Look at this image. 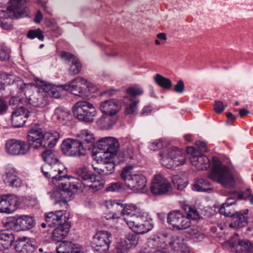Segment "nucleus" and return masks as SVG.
Returning a JSON list of instances; mask_svg holds the SVG:
<instances>
[{
    "label": "nucleus",
    "instance_id": "7ed1b4c3",
    "mask_svg": "<svg viewBox=\"0 0 253 253\" xmlns=\"http://www.w3.org/2000/svg\"><path fill=\"white\" fill-rule=\"evenodd\" d=\"M45 125L38 123L33 125L28 131L27 136V142L29 146L34 148L43 149L42 157L44 161H46L47 157V150L46 147V139Z\"/></svg>",
    "mask_w": 253,
    "mask_h": 253
},
{
    "label": "nucleus",
    "instance_id": "a878e982",
    "mask_svg": "<svg viewBox=\"0 0 253 253\" xmlns=\"http://www.w3.org/2000/svg\"><path fill=\"white\" fill-rule=\"evenodd\" d=\"M97 148L118 152L119 143L117 140L113 137H105L98 140Z\"/></svg>",
    "mask_w": 253,
    "mask_h": 253
},
{
    "label": "nucleus",
    "instance_id": "72a5a7b5",
    "mask_svg": "<svg viewBox=\"0 0 253 253\" xmlns=\"http://www.w3.org/2000/svg\"><path fill=\"white\" fill-rule=\"evenodd\" d=\"M70 228V224H65L64 225L58 226L53 230L52 233V240L58 242L62 241L67 235Z\"/></svg>",
    "mask_w": 253,
    "mask_h": 253
},
{
    "label": "nucleus",
    "instance_id": "f257e3e1",
    "mask_svg": "<svg viewBox=\"0 0 253 253\" xmlns=\"http://www.w3.org/2000/svg\"><path fill=\"white\" fill-rule=\"evenodd\" d=\"M81 176L84 183L77 178L71 177L64 182L59 183L56 186V188L51 193V198L54 200L55 204L61 202L66 203L67 200L64 196L65 193H74L78 191H83L86 185L95 191L100 190L104 186L103 180L91 171H84Z\"/></svg>",
    "mask_w": 253,
    "mask_h": 253
},
{
    "label": "nucleus",
    "instance_id": "c756f323",
    "mask_svg": "<svg viewBox=\"0 0 253 253\" xmlns=\"http://www.w3.org/2000/svg\"><path fill=\"white\" fill-rule=\"evenodd\" d=\"M15 241L13 234L8 231L0 233V252L10 248Z\"/></svg>",
    "mask_w": 253,
    "mask_h": 253
},
{
    "label": "nucleus",
    "instance_id": "09e8293b",
    "mask_svg": "<svg viewBox=\"0 0 253 253\" xmlns=\"http://www.w3.org/2000/svg\"><path fill=\"white\" fill-rule=\"evenodd\" d=\"M30 245L23 241H17L15 250L18 253H28Z\"/></svg>",
    "mask_w": 253,
    "mask_h": 253
},
{
    "label": "nucleus",
    "instance_id": "c85d7f7f",
    "mask_svg": "<svg viewBox=\"0 0 253 253\" xmlns=\"http://www.w3.org/2000/svg\"><path fill=\"white\" fill-rule=\"evenodd\" d=\"M146 212L140 208L133 204L123 205V210L121 211V216L123 215L129 216L128 217L133 218L139 216Z\"/></svg>",
    "mask_w": 253,
    "mask_h": 253
},
{
    "label": "nucleus",
    "instance_id": "5fc2aeb1",
    "mask_svg": "<svg viewBox=\"0 0 253 253\" xmlns=\"http://www.w3.org/2000/svg\"><path fill=\"white\" fill-rule=\"evenodd\" d=\"M123 184L120 182L111 183L106 188V190L109 192H116L123 188Z\"/></svg>",
    "mask_w": 253,
    "mask_h": 253
},
{
    "label": "nucleus",
    "instance_id": "c03bdc74",
    "mask_svg": "<svg viewBox=\"0 0 253 253\" xmlns=\"http://www.w3.org/2000/svg\"><path fill=\"white\" fill-rule=\"evenodd\" d=\"M133 167L130 165L124 167L121 171L120 177L125 182L126 184H127L128 180L133 175L132 170Z\"/></svg>",
    "mask_w": 253,
    "mask_h": 253
},
{
    "label": "nucleus",
    "instance_id": "338daca9",
    "mask_svg": "<svg viewBox=\"0 0 253 253\" xmlns=\"http://www.w3.org/2000/svg\"><path fill=\"white\" fill-rule=\"evenodd\" d=\"M9 58V52L4 49H0V59L1 60H8Z\"/></svg>",
    "mask_w": 253,
    "mask_h": 253
},
{
    "label": "nucleus",
    "instance_id": "423d86ee",
    "mask_svg": "<svg viewBox=\"0 0 253 253\" xmlns=\"http://www.w3.org/2000/svg\"><path fill=\"white\" fill-rule=\"evenodd\" d=\"M155 244L158 248V250H163L167 249L169 245L172 250L179 253H188L187 247L183 243L182 239L177 237H169L166 234H160L157 237L153 239Z\"/></svg>",
    "mask_w": 253,
    "mask_h": 253
},
{
    "label": "nucleus",
    "instance_id": "de8ad7c7",
    "mask_svg": "<svg viewBox=\"0 0 253 253\" xmlns=\"http://www.w3.org/2000/svg\"><path fill=\"white\" fill-rule=\"evenodd\" d=\"M59 243L56 247L57 253H70L72 249V243L65 241Z\"/></svg>",
    "mask_w": 253,
    "mask_h": 253
},
{
    "label": "nucleus",
    "instance_id": "4468645a",
    "mask_svg": "<svg viewBox=\"0 0 253 253\" xmlns=\"http://www.w3.org/2000/svg\"><path fill=\"white\" fill-rule=\"evenodd\" d=\"M35 85L39 89L37 97L33 96L29 99V102L36 107H43L47 104V85L42 81L37 79L35 80Z\"/></svg>",
    "mask_w": 253,
    "mask_h": 253
},
{
    "label": "nucleus",
    "instance_id": "3c124183",
    "mask_svg": "<svg viewBox=\"0 0 253 253\" xmlns=\"http://www.w3.org/2000/svg\"><path fill=\"white\" fill-rule=\"evenodd\" d=\"M27 37L30 39H33L35 38H37L40 41H43L44 39L42 32L40 29L29 31L27 34Z\"/></svg>",
    "mask_w": 253,
    "mask_h": 253
},
{
    "label": "nucleus",
    "instance_id": "ddd939ff",
    "mask_svg": "<svg viewBox=\"0 0 253 253\" xmlns=\"http://www.w3.org/2000/svg\"><path fill=\"white\" fill-rule=\"evenodd\" d=\"M172 191V186L169 180L161 175H156L154 176L150 187V191L153 194L169 195Z\"/></svg>",
    "mask_w": 253,
    "mask_h": 253
},
{
    "label": "nucleus",
    "instance_id": "864d4df0",
    "mask_svg": "<svg viewBox=\"0 0 253 253\" xmlns=\"http://www.w3.org/2000/svg\"><path fill=\"white\" fill-rule=\"evenodd\" d=\"M238 197L239 199H248L250 201L251 204H253V196L252 195L251 191L250 189H247L242 193L239 194Z\"/></svg>",
    "mask_w": 253,
    "mask_h": 253
},
{
    "label": "nucleus",
    "instance_id": "0eeeda50",
    "mask_svg": "<svg viewBox=\"0 0 253 253\" xmlns=\"http://www.w3.org/2000/svg\"><path fill=\"white\" fill-rule=\"evenodd\" d=\"M160 156L162 165L168 169L183 165L186 159L184 152L177 148L165 150L160 154Z\"/></svg>",
    "mask_w": 253,
    "mask_h": 253
},
{
    "label": "nucleus",
    "instance_id": "aec40b11",
    "mask_svg": "<svg viewBox=\"0 0 253 253\" xmlns=\"http://www.w3.org/2000/svg\"><path fill=\"white\" fill-rule=\"evenodd\" d=\"M100 109L104 115L114 117L120 111L121 107L117 100L110 99L100 103Z\"/></svg>",
    "mask_w": 253,
    "mask_h": 253
},
{
    "label": "nucleus",
    "instance_id": "49530a36",
    "mask_svg": "<svg viewBox=\"0 0 253 253\" xmlns=\"http://www.w3.org/2000/svg\"><path fill=\"white\" fill-rule=\"evenodd\" d=\"M16 113L18 112H13L11 116V123L13 126L15 127H19L22 126L26 122L25 119L17 115Z\"/></svg>",
    "mask_w": 253,
    "mask_h": 253
},
{
    "label": "nucleus",
    "instance_id": "e2e57ef3",
    "mask_svg": "<svg viewBox=\"0 0 253 253\" xmlns=\"http://www.w3.org/2000/svg\"><path fill=\"white\" fill-rule=\"evenodd\" d=\"M48 28H50L51 30L52 31L53 33L52 34L54 37H58L61 34L60 30L55 23H52V25H50L48 22Z\"/></svg>",
    "mask_w": 253,
    "mask_h": 253
},
{
    "label": "nucleus",
    "instance_id": "2f4dec72",
    "mask_svg": "<svg viewBox=\"0 0 253 253\" xmlns=\"http://www.w3.org/2000/svg\"><path fill=\"white\" fill-rule=\"evenodd\" d=\"M27 0H10V5L7 10L10 13L12 12L16 17H23L26 14L23 11L22 6Z\"/></svg>",
    "mask_w": 253,
    "mask_h": 253
},
{
    "label": "nucleus",
    "instance_id": "37998d69",
    "mask_svg": "<svg viewBox=\"0 0 253 253\" xmlns=\"http://www.w3.org/2000/svg\"><path fill=\"white\" fill-rule=\"evenodd\" d=\"M172 182L178 190L184 189L187 185V181L181 175H175L172 177Z\"/></svg>",
    "mask_w": 253,
    "mask_h": 253
},
{
    "label": "nucleus",
    "instance_id": "9b49d317",
    "mask_svg": "<svg viewBox=\"0 0 253 253\" xmlns=\"http://www.w3.org/2000/svg\"><path fill=\"white\" fill-rule=\"evenodd\" d=\"M111 234L107 231H99L93 236L91 242L92 248L99 253H106L111 243Z\"/></svg>",
    "mask_w": 253,
    "mask_h": 253
},
{
    "label": "nucleus",
    "instance_id": "5701e85b",
    "mask_svg": "<svg viewBox=\"0 0 253 253\" xmlns=\"http://www.w3.org/2000/svg\"><path fill=\"white\" fill-rule=\"evenodd\" d=\"M118 152L109 150H103L99 148L93 151V157L97 163H106L114 161V158Z\"/></svg>",
    "mask_w": 253,
    "mask_h": 253
},
{
    "label": "nucleus",
    "instance_id": "4d7b16f0",
    "mask_svg": "<svg viewBox=\"0 0 253 253\" xmlns=\"http://www.w3.org/2000/svg\"><path fill=\"white\" fill-rule=\"evenodd\" d=\"M226 106L223 104L222 101H216L213 105V109L217 113H222L225 109Z\"/></svg>",
    "mask_w": 253,
    "mask_h": 253
},
{
    "label": "nucleus",
    "instance_id": "69168bd1",
    "mask_svg": "<svg viewBox=\"0 0 253 253\" xmlns=\"http://www.w3.org/2000/svg\"><path fill=\"white\" fill-rule=\"evenodd\" d=\"M184 89V84L182 81H179L175 85L174 89L177 93H182Z\"/></svg>",
    "mask_w": 253,
    "mask_h": 253
},
{
    "label": "nucleus",
    "instance_id": "4be33fe9",
    "mask_svg": "<svg viewBox=\"0 0 253 253\" xmlns=\"http://www.w3.org/2000/svg\"><path fill=\"white\" fill-rule=\"evenodd\" d=\"M105 207L110 211V213L105 217L107 219H118L121 217V211L123 210V205L116 201L106 200L104 202Z\"/></svg>",
    "mask_w": 253,
    "mask_h": 253
},
{
    "label": "nucleus",
    "instance_id": "052dcab7",
    "mask_svg": "<svg viewBox=\"0 0 253 253\" xmlns=\"http://www.w3.org/2000/svg\"><path fill=\"white\" fill-rule=\"evenodd\" d=\"M164 146V142L161 140H158L152 142L150 146V149L154 151L162 148Z\"/></svg>",
    "mask_w": 253,
    "mask_h": 253
},
{
    "label": "nucleus",
    "instance_id": "f3484780",
    "mask_svg": "<svg viewBox=\"0 0 253 253\" xmlns=\"http://www.w3.org/2000/svg\"><path fill=\"white\" fill-rule=\"evenodd\" d=\"M19 204L18 198L15 195L0 196V212L10 213L16 209Z\"/></svg>",
    "mask_w": 253,
    "mask_h": 253
},
{
    "label": "nucleus",
    "instance_id": "58836bf2",
    "mask_svg": "<svg viewBox=\"0 0 253 253\" xmlns=\"http://www.w3.org/2000/svg\"><path fill=\"white\" fill-rule=\"evenodd\" d=\"M65 88V84L56 86L48 83V95L55 98H58L62 95H63L65 91H67Z\"/></svg>",
    "mask_w": 253,
    "mask_h": 253
},
{
    "label": "nucleus",
    "instance_id": "680f3d73",
    "mask_svg": "<svg viewBox=\"0 0 253 253\" xmlns=\"http://www.w3.org/2000/svg\"><path fill=\"white\" fill-rule=\"evenodd\" d=\"M65 114V112L60 108H57L55 111V114L52 116L53 120H60L63 119V118Z\"/></svg>",
    "mask_w": 253,
    "mask_h": 253
},
{
    "label": "nucleus",
    "instance_id": "79ce46f5",
    "mask_svg": "<svg viewBox=\"0 0 253 253\" xmlns=\"http://www.w3.org/2000/svg\"><path fill=\"white\" fill-rule=\"evenodd\" d=\"M103 164L105 166L103 169L94 168V170H96L100 174L105 175L110 174L114 172L115 166L113 161Z\"/></svg>",
    "mask_w": 253,
    "mask_h": 253
},
{
    "label": "nucleus",
    "instance_id": "39448f33",
    "mask_svg": "<svg viewBox=\"0 0 253 253\" xmlns=\"http://www.w3.org/2000/svg\"><path fill=\"white\" fill-rule=\"evenodd\" d=\"M66 90L73 94L85 98L96 90V87L91 83L82 78H77L65 84Z\"/></svg>",
    "mask_w": 253,
    "mask_h": 253
},
{
    "label": "nucleus",
    "instance_id": "6e6d98bb",
    "mask_svg": "<svg viewBox=\"0 0 253 253\" xmlns=\"http://www.w3.org/2000/svg\"><path fill=\"white\" fill-rule=\"evenodd\" d=\"M19 113H17V115L22 117L23 119H25L27 121V119L29 117L30 112L25 108L23 107H20L16 109L14 112H18Z\"/></svg>",
    "mask_w": 253,
    "mask_h": 253
},
{
    "label": "nucleus",
    "instance_id": "a18cd8bd",
    "mask_svg": "<svg viewBox=\"0 0 253 253\" xmlns=\"http://www.w3.org/2000/svg\"><path fill=\"white\" fill-rule=\"evenodd\" d=\"M60 138L59 132L56 130H51L48 131V147H54Z\"/></svg>",
    "mask_w": 253,
    "mask_h": 253
},
{
    "label": "nucleus",
    "instance_id": "0e129e2a",
    "mask_svg": "<svg viewBox=\"0 0 253 253\" xmlns=\"http://www.w3.org/2000/svg\"><path fill=\"white\" fill-rule=\"evenodd\" d=\"M83 248L79 245L73 244L72 243V249L70 253H84Z\"/></svg>",
    "mask_w": 253,
    "mask_h": 253
},
{
    "label": "nucleus",
    "instance_id": "ea45409f",
    "mask_svg": "<svg viewBox=\"0 0 253 253\" xmlns=\"http://www.w3.org/2000/svg\"><path fill=\"white\" fill-rule=\"evenodd\" d=\"M15 16L13 13H10L7 10V11L0 9V25L4 29L8 30L11 29L12 25L8 21V17Z\"/></svg>",
    "mask_w": 253,
    "mask_h": 253
},
{
    "label": "nucleus",
    "instance_id": "dca6fc26",
    "mask_svg": "<svg viewBox=\"0 0 253 253\" xmlns=\"http://www.w3.org/2000/svg\"><path fill=\"white\" fill-rule=\"evenodd\" d=\"M5 149L6 152L10 155H23L28 151L29 146L25 141L11 139L6 141Z\"/></svg>",
    "mask_w": 253,
    "mask_h": 253
},
{
    "label": "nucleus",
    "instance_id": "e433bc0d",
    "mask_svg": "<svg viewBox=\"0 0 253 253\" xmlns=\"http://www.w3.org/2000/svg\"><path fill=\"white\" fill-rule=\"evenodd\" d=\"M124 103L125 104V113L126 114H132L135 111L138 102L135 98L125 97L124 99Z\"/></svg>",
    "mask_w": 253,
    "mask_h": 253
},
{
    "label": "nucleus",
    "instance_id": "7c9ffc66",
    "mask_svg": "<svg viewBox=\"0 0 253 253\" xmlns=\"http://www.w3.org/2000/svg\"><path fill=\"white\" fill-rule=\"evenodd\" d=\"M61 57L71 61V65L69 69V72L71 75H76L80 72L82 64L78 59L72 54L66 52H62L61 54Z\"/></svg>",
    "mask_w": 253,
    "mask_h": 253
},
{
    "label": "nucleus",
    "instance_id": "c9c22d12",
    "mask_svg": "<svg viewBox=\"0 0 253 253\" xmlns=\"http://www.w3.org/2000/svg\"><path fill=\"white\" fill-rule=\"evenodd\" d=\"M247 224V219L245 215L240 213L233 215L232 221L229 224L231 228L237 229L245 226Z\"/></svg>",
    "mask_w": 253,
    "mask_h": 253
},
{
    "label": "nucleus",
    "instance_id": "b1692460",
    "mask_svg": "<svg viewBox=\"0 0 253 253\" xmlns=\"http://www.w3.org/2000/svg\"><path fill=\"white\" fill-rule=\"evenodd\" d=\"M63 211H57L48 213V225L49 226L58 225L62 226L65 224H69L68 218L66 216Z\"/></svg>",
    "mask_w": 253,
    "mask_h": 253
},
{
    "label": "nucleus",
    "instance_id": "603ef678",
    "mask_svg": "<svg viewBox=\"0 0 253 253\" xmlns=\"http://www.w3.org/2000/svg\"><path fill=\"white\" fill-rule=\"evenodd\" d=\"M227 205L223 204L221 205L219 212L221 214L224 215L225 216H230L234 215V209L233 207L227 208Z\"/></svg>",
    "mask_w": 253,
    "mask_h": 253
},
{
    "label": "nucleus",
    "instance_id": "cd10ccee",
    "mask_svg": "<svg viewBox=\"0 0 253 253\" xmlns=\"http://www.w3.org/2000/svg\"><path fill=\"white\" fill-rule=\"evenodd\" d=\"M76 136L78 140L85 146V150L90 149L95 141L93 133L87 129L81 130Z\"/></svg>",
    "mask_w": 253,
    "mask_h": 253
},
{
    "label": "nucleus",
    "instance_id": "6e6552de",
    "mask_svg": "<svg viewBox=\"0 0 253 253\" xmlns=\"http://www.w3.org/2000/svg\"><path fill=\"white\" fill-rule=\"evenodd\" d=\"M124 221L129 229L135 234L146 233L153 227V224L149 219L147 212L133 218L125 217Z\"/></svg>",
    "mask_w": 253,
    "mask_h": 253
},
{
    "label": "nucleus",
    "instance_id": "a211bd4d",
    "mask_svg": "<svg viewBox=\"0 0 253 253\" xmlns=\"http://www.w3.org/2000/svg\"><path fill=\"white\" fill-rule=\"evenodd\" d=\"M139 238L134 233H128L125 238L119 242L117 246L118 253H125L137 245Z\"/></svg>",
    "mask_w": 253,
    "mask_h": 253
},
{
    "label": "nucleus",
    "instance_id": "393cba45",
    "mask_svg": "<svg viewBox=\"0 0 253 253\" xmlns=\"http://www.w3.org/2000/svg\"><path fill=\"white\" fill-rule=\"evenodd\" d=\"M147 179L142 174L135 173L128 180L126 186L130 189L139 191L142 190L146 185Z\"/></svg>",
    "mask_w": 253,
    "mask_h": 253
},
{
    "label": "nucleus",
    "instance_id": "13d9d810",
    "mask_svg": "<svg viewBox=\"0 0 253 253\" xmlns=\"http://www.w3.org/2000/svg\"><path fill=\"white\" fill-rule=\"evenodd\" d=\"M8 108L7 100L3 97H0V115L5 114Z\"/></svg>",
    "mask_w": 253,
    "mask_h": 253
},
{
    "label": "nucleus",
    "instance_id": "f8f14e48",
    "mask_svg": "<svg viewBox=\"0 0 253 253\" xmlns=\"http://www.w3.org/2000/svg\"><path fill=\"white\" fill-rule=\"evenodd\" d=\"M61 150L68 156H81L85 154V146L77 139L67 138L61 144Z\"/></svg>",
    "mask_w": 253,
    "mask_h": 253
},
{
    "label": "nucleus",
    "instance_id": "2eb2a0df",
    "mask_svg": "<svg viewBox=\"0 0 253 253\" xmlns=\"http://www.w3.org/2000/svg\"><path fill=\"white\" fill-rule=\"evenodd\" d=\"M230 251L234 253H241L246 250V253H253V244L248 240H240L238 236H235L226 243Z\"/></svg>",
    "mask_w": 253,
    "mask_h": 253
},
{
    "label": "nucleus",
    "instance_id": "bb28decb",
    "mask_svg": "<svg viewBox=\"0 0 253 253\" xmlns=\"http://www.w3.org/2000/svg\"><path fill=\"white\" fill-rule=\"evenodd\" d=\"M16 171L13 169H7L2 176L4 182L13 187H19L22 185L20 179L16 175Z\"/></svg>",
    "mask_w": 253,
    "mask_h": 253
},
{
    "label": "nucleus",
    "instance_id": "8fccbe9b",
    "mask_svg": "<svg viewBox=\"0 0 253 253\" xmlns=\"http://www.w3.org/2000/svg\"><path fill=\"white\" fill-rule=\"evenodd\" d=\"M126 92L127 94L131 96L130 97L134 98V97L136 95L142 94L143 93V90L140 86L138 85H133L131 86L128 87L126 90Z\"/></svg>",
    "mask_w": 253,
    "mask_h": 253
},
{
    "label": "nucleus",
    "instance_id": "1a4fd4ad",
    "mask_svg": "<svg viewBox=\"0 0 253 253\" xmlns=\"http://www.w3.org/2000/svg\"><path fill=\"white\" fill-rule=\"evenodd\" d=\"M59 152L54 150H48V166L50 167L48 176L52 178L53 182L62 180L67 174V169L58 160Z\"/></svg>",
    "mask_w": 253,
    "mask_h": 253
},
{
    "label": "nucleus",
    "instance_id": "bf43d9fd",
    "mask_svg": "<svg viewBox=\"0 0 253 253\" xmlns=\"http://www.w3.org/2000/svg\"><path fill=\"white\" fill-rule=\"evenodd\" d=\"M157 39L155 40V43L156 45H159L165 43L167 40V36L164 33H160L157 35Z\"/></svg>",
    "mask_w": 253,
    "mask_h": 253
},
{
    "label": "nucleus",
    "instance_id": "20e7f679",
    "mask_svg": "<svg viewBox=\"0 0 253 253\" xmlns=\"http://www.w3.org/2000/svg\"><path fill=\"white\" fill-rule=\"evenodd\" d=\"M209 176L210 179L224 186L233 179L229 169L226 166L223 165L216 157H212L211 171Z\"/></svg>",
    "mask_w": 253,
    "mask_h": 253
},
{
    "label": "nucleus",
    "instance_id": "f704fd0d",
    "mask_svg": "<svg viewBox=\"0 0 253 253\" xmlns=\"http://www.w3.org/2000/svg\"><path fill=\"white\" fill-rule=\"evenodd\" d=\"M117 119L111 116L103 115L97 121V125L102 129L110 128L116 122Z\"/></svg>",
    "mask_w": 253,
    "mask_h": 253
},
{
    "label": "nucleus",
    "instance_id": "412c9836",
    "mask_svg": "<svg viewBox=\"0 0 253 253\" xmlns=\"http://www.w3.org/2000/svg\"><path fill=\"white\" fill-rule=\"evenodd\" d=\"M14 83L20 91H22L29 85L24 83L20 78L13 75L7 74L3 72L0 73V84L1 85H10Z\"/></svg>",
    "mask_w": 253,
    "mask_h": 253
},
{
    "label": "nucleus",
    "instance_id": "a19ab883",
    "mask_svg": "<svg viewBox=\"0 0 253 253\" xmlns=\"http://www.w3.org/2000/svg\"><path fill=\"white\" fill-rule=\"evenodd\" d=\"M194 189L195 191L202 192L211 189L209 182L202 178L197 179L194 185Z\"/></svg>",
    "mask_w": 253,
    "mask_h": 253
},
{
    "label": "nucleus",
    "instance_id": "9d476101",
    "mask_svg": "<svg viewBox=\"0 0 253 253\" xmlns=\"http://www.w3.org/2000/svg\"><path fill=\"white\" fill-rule=\"evenodd\" d=\"M72 111L77 119L88 123L93 121L97 114L93 105L86 101L77 102L73 106Z\"/></svg>",
    "mask_w": 253,
    "mask_h": 253
},
{
    "label": "nucleus",
    "instance_id": "f03ea898",
    "mask_svg": "<svg viewBox=\"0 0 253 253\" xmlns=\"http://www.w3.org/2000/svg\"><path fill=\"white\" fill-rule=\"evenodd\" d=\"M185 215L179 211L170 212L168 216V222L174 230H184L190 226L191 220L200 218V214L196 209L186 205L184 207Z\"/></svg>",
    "mask_w": 253,
    "mask_h": 253
},
{
    "label": "nucleus",
    "instance_id": "774afa93",
    "mask_svg": "<svg viewBox=\"0 0 253 253\" xmlns=\"http://www.w3.org/2000/svg\"><path fill=\"white\" fill-rule=\"evenodd\" d=\"M186 152L187 154H190L191 157H197V154L198 152L197 150L192 146L187 147L186 148Z\"/></svg>",
    "mask_w": 253,
    "mask_h": 253
},
{
    "label": "nucleus",
    "instance_id": "473e14b6",
    "mask_svg": "<svg viewBox=\"0 0 253 253\" xmlns=\"http://www.w3.org/2000/svg\"><path fill=\"white\" fill-rule=\"evenodd\" d=\"M190 161L192 166L198 170L206 169L210 166L209 158L204 155L191 157Z\"/></svg>",
    "mask_w": 253,
    "mask_h": 253
},
{
    "label": "nucleus",
    "instance_id": "6ab92c4d",
    "mask_svg": "<svg viewBox=\"0 0 253 253\" xmlns=\"http://www.w3.org/2000/svg\"><path fill=\"white\" fill-rule=\"evenodd\" d=\"M14 230H25L33 228L35 225L33 218L28 215H22L15 217L12 221Z\"/></svg>",
    "mask_w": 253,
    "mask_h": 253
},
{
    "label": "nucleus",
    "instance_id": "4c0bfd02",
    "mask_svg": "<svg viewBox=\"0 0 253 253\" xmlns=\"http://www.w3.org/2000/svg\"><path fill=\"white\" fill-rule=\"evenodd\" d=\"M155 83L159 86L166 89H169L172 86L171 80L163 76L157 74L153 78Z\"/></svg>",
    "mask_w": 253,
    "mask_h": 253
}]
</instances>
